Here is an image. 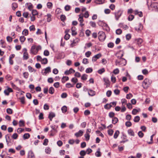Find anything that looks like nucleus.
<instances>
[{
	"label": "nucleus",
	"mask_w": 158,
	"mask_h": 158,
	"mask_svg": "<svg viewBox=\"0 0 158 158\" xmlns=\"http://www.w3.org/2000/svg\"><path fill=\"white\" fill-rule=\"evenodd\" d=\"M48 60L46 58H43V59H42L41 61L42 64H47L48 63Z\"/></svg>",
	"instance_id": "28"
},
{
	"label": "nucleus",
	"mask_w": 158,
	"mask_h": 158,
	"mask_svg": "<svg viewBox=\"0 0 158 158\" xmlns=\"http://www.w3.org/2000/svg\"><path fill=\"white\" fill-rule=\"evenodd\" d=\"M123 54L124 52L122 50H120L116 54L117 56L121 59V61H119L118 60H116L115 62L116 65H124L126 64V60L123 58H121L123 56Z\"/></svg>",
	"instance_id": "1"
},
{
	"label": "nucleus",
	"mask_w": 158,
	"mask_h": 158,
	"mask_svg": "<svg viewBox=\"0 0 158 158\" xmlns=\"http://www.w3.org/2000/svg\"><path fill=\"white\" fill-rule=\"evenodd\" d=\"M26 5H27L28 9L30 10H31V9L33 8L32 4L30 3H27Z\"/></svg>",
	"instance_id": "19"
},
{
	"label": "nucleus",
	"mask_w": 158,
	"mask_h": 158,
	"mask_svg": "<svg viewBox=\"0 0 158 158\" xmlns=\"http://www.w3.org/2000/svg\"><path fill=\"white\" fill-rule=\"evenodd\" d=\"M25 52L23 54V57L24 60H27L29 58L28 53L26 48H24Z\"/></svg>",
	"instance_id": "8"
},
{
	"label": "nucleus",
	"mask_w": 158,
	"mask_h": 158,
	"mask_svg": "<svg viewBox=\"0 0 158 158\" xmlns=\"http://www.w3.org/2000/svg\"><path fill=\"white\" fill-rule=\"evenodd\" d=\"M76 28L75 27H72L71 28V31H72V35H77V33L75 31Z\"/></svg>",
	"instance_id": "18"
},
{
	"label": "nucleus",
	"mask_w": 158,
	"mask_h": 158,
	"mask_svg": "<svg viewBox=\"0 0 158 158\" xmlns=\"http://www.w3.org/2000/svg\"><path fill=\"white\" fill-rule=\"evenodd\" d=\"M152 81L148 79H145L143 82L142 86L144 89H147L151 85Z\"/></svg>",
	"instance_id": "2"
},
{
	"label": "nucleus",
	"mask_w": 158,
	"mask_h": 158,
	"mask_svg": "<svg viewBox=\"0 0 158 158\" xmlns=\"http://www.w3.org/2000/svg\"><path fill=\"white\" fill-rule=\"evenodd\" d=\"M138 112V110L137 109H134L132 111V113L134 115H135Z\"/></svg>",
	"instance_id": "64"
},
{
	"label": "nucleus",
	"mask_w": 158,
	"mask_h": 158,
	"mask_svg": "<svg viewBox=\"0 0 158 158\" xmlns=\"http://www.w3.org/2000/svg\"><path fill=\"white\" fill-rule=\"evenodd\" d=\"M23 76L25 78L27 79L28 77L29 74L27 72H25L23 73Z\"/></svg>",
	"instance_id": "50"
},
{
	"label": "nucleus",
	"mask_w": 158,
	"mask_h": 158,
	"mask_svg": "<svg viewBox=\"0 0 158 158\" xmlns=\"http://www.w3.org/2000/svg\"><path fill=\"white\" fill-rule=\"evenodd\" d=\"M121 26L122 28L124 29L125 30H127L128 28V27L126 25L122 24Z\"/></svg>",
	"instance_id": "61"
},
{
	"label": "nucleus",
	"mask_w": 158,
	"mask_h": 158,
	"mask_svg": "<svg viewBox=\"0 0 158 158\" xmlns=\"http://www.w3.org/2000/svg\"><path fill=\"white\" fill-rule=\"evenodd\" d=\"M35 49V46H32L31 47V53L33 54H35V53L34 50Z\"/></svg>",
	"instance_id": "33"
},
{
	"label": "nucleus",
	"mask_w": 158,
	"mask_h": 158,
	"mask_svg": "<svg viewBox=\"0 0 158 158\" xmlns=\"http://www.w3.org/2000/svg\"><path fill=\"white\" fill-rule=\"evenodd\" d=\"M75 72V71L72 68H70L69 70H66L64 72V74L65 75H68L71 73H73Z\"/></svg>",
	"instance_id": "9"
},
{
	"label": "nucleus",
	"mask_w": 158,
	"mask_h": 158,
	"mask_svg": "<svg viewBox=\"0 0 158 158\" xmlns=\"http://www.w3.org/2000/svg\"><path fill=\"white\" fill-rule=\"evenodd\" d=\"M91 54V52L88 51L85 53V55L87 57H89L90 56Z\"/></svg>",
	"instance_id": "60"
},
{
	"label": "nucleus",
	"mask_w": 158,
	"mask_h": 158,
	"mask_svg": "<svg viewBox=\"0 0 158 158\" xmlns=\"http://www.w3.org/2000/svg\"><path fill=\"white\" fill-rule=\"evenodd\" d=\"M112 106V105H110L108 104H107L104 106V108L106 109H110Z\"/></svg>",
	"instance_id": "42"
},
{
	"label": "nucleus",
	"mask_w": 158,
	"mask_h": 158,
	"mask_svg": "<svg viewBox=\"0 0 158 158\" xmlns=\"http://www.w3.org/2000/svg\"><path fill=\"white\" fill-rule=\"evenodd\" d=\"M85 138L86 141H88L89 140L90 135L89 134L85 133Z\"/></svg>",
	"instance_id": "35"
},
{
	"label": "nucleus",
	"mask_w": 158,
	"mask_h": 158,
	"mask_svg": "<svg viewBox=\"0 0 158 158\" xmlns=\"http://www.w3.org/2000/svg\"><path fill=\"white\" fill-rule=\"evenodd\" d=\"M95 155L97 157H99L101 156V152L100 151L99 149H98V151H97L95 153Z\"/></svg>",
	"instance_id": "44"
},
{
	"label": "nucleus",
	"mask_w": 158,
	"mask_h": 158,
	"mask_svg": "<svg viewBox=\"0 0 158 158\" xmlns=\"http://www.w3.org/2000/svg\"><path fill=\"white\" fill-rule=\"evenodd\" d=\"M125 125L127 127H130L132 125V123L130 121H127L125 123Z\"/></svg>",
	"instance_id": "47"
},
{
	"label": "nucleus",
	"mask_w": 158,
	"mask_h": 158,
	"mask_svg": "<svg viewBox=\"0 0 158 158\" xmlns=\"http://www.w3.org/2000/svg\"><path fill=\"white\" fill-rule=\"evenodd\" d=\"M127 132L129 135L134 136H135V133L132 130L129 129L127 131Z\"/></svg>",
	"instance_id": "15"
},
{
	"label": "nucleus",
	"mask_w": 158,
	"mask_h": 158,
	"mask_svg": "<svg viewBox=\"0 0 158 158\" xmlns=\"http://www.w3.org/2000/svg\"><path fill=\"white\" fill-rule=\"evenodd\" d=\"M30 137V135L29 133H25L23 135V138L24 139H28Z\"/></svg>",
	"instance_id": "24"
},
{
	"label": "nucleus",
	"mask_w": 158,
	"mask_h": 158,
	"mask_svg": "<svg viewBox=\"0 0 158 158\" xmlns=\"http://www.w3.org/2000/svg\"><path fill=\"white\" fill-rule=\"evenodd\" d=\"M60 19L62 21L64 22L66 19V17L64 15H61Z\"/></svg>",
	"instance_id": "56"
},
{
	"label": "nucleus",
	"mask_w": 158,
	"mask_h": 158,
	"mask_svg": "<svg viewBox=\"0 0 158 158\" xmlns=\"http://www.w3.org/2000/svg\"><path fill=\"white\" fill-rule=\"evenodd\" d=\"M131 35L130 34H127L126 36V39L127 40H129L131 39Z\"/></svg>",
	"instance_id": "57"
},
{
	"label": "nucleus",
	"mask_w": 158,
	"mask_h": 158,
	"mask_svg": "<svg viewBox=\"0 0 158 158\" xmlns=\"http://www.w3.org/2000/svg\"><path fill=\"white\" fill-rule=\"evenodd\" d=\"M89 16V12L88 11H85L84 14L83 15V16H84L85 18H88Z\"/></svg>",
	"instance_id": "25"
},
{
	"label": "nucleus",
	"mask_w": 158,
	"mask_h": 158,
	"mask_svg": "<svg viewBox=\"0 0 158 158\" xmlns=\"http://www.w3.org/2000/svg\"><path fill=\"white\" fill-rule=\"evenodd\" d=\"M135 28L136 31L140 32L143 29V26L141 24H139Z\"/></svg>",
	"instance_id": "11"
},
{
	"label": "nucleus",
	"mask_w": 158,
	"mask_h": 158,
	"mask_svg": "<svg viewBox=\"0 0 158 158\" xmlns=\"http://www.w3.org/2000/svg\"><path fill=\"white\" fill-rule=\"evenodd\" d=\"M63 113H65L67 110V107L65 106H63L61 109Z\"/></svg>",
	"instance_id": "27"
},
{
	"label": "nucleus",
	"mask_w": 158,
	"mask_h": 158,
	"mask_svg": "<svg viewBox=\"0 0 158 158\" xmlns=\"http://www.w3.org/2000/svg\"><path fill=\"white\" fill-rule=\"evenodd\" d=\"M83 133V132L82 131L80 130L78 132L75 134V135L77 137H80L82 135Z\"/></svg>",
	"instance_id": "12"
},
{
	"label": "nucleus",
	"mask_w": 158,
	"mask_h": 158,
	"mask_svg": "<svg viewBox=\"0 0 158 158\" xmlns=\"http://www.w3.org/2000/svg\"><path fill=\"white\" fill-rule=\"evenodd\" d=\"M18 6L17 3H13L12 4V8L13 10H15V9Z\"/></svg>",
	"instance_id": "54"
},
{
	"label": "nucleus",
	"mask_w": 158,
	"mask_h": 158,
	"mask_svg": "<svg viewBox=\"0 0 158 158\" xmlns=\"http://www.w3.org/2000/svg\"><path fill=\"white\" fill-rule=\"evenodd\" d=\"M148 0H147V4L149 10H155L158 11V3L157 2L152 3L150 7L148 5Z\"/></svg>",
	"instance_id": "3"
},
{
	"label": "nucleus",
	"mask_w": 158,
	"mask_h": 158,
	"mask_svg": "<svg viewBox=\"0 0 158 158\" xmlns=\"http://www.w3.org/2000/svg\"><path fill=\"white\" fill-rule=\"evenodd\" d=\"M28 158H35L34 154L32 151H29L28 152Z\"/></svg>",
	"instance_id": "14"
},
{
	"label": "nucleus",
	"mask_w": 158,
	"mask_h": 158,
	"mask_svg": "<svg viewBox=\"0 0 158 158\" xmlns=\"http://www.w3.org/2000/svg\"><path fill=\"white\" fill-rule=\"evenodd\" d=\"M20 102L21 103L24 104L25 103V98L24 97H22L19 98Z\"/></svg>",
	"instance_id": "55"
},
{
	"label": "nucleus",
	"mask_w": 158,
	"mask_h": 158,
	"mask_svg": "<svg viewBox=\"0 0 158 158\" xmlns=\"http://www.w3.org/2000/svg\"><path fill=\"white\" fill-rule=\"evenodd\" d=\"M98 38L100 41H104L106 39V35L105 33L103 31H99L98 33Z\"/></svg>",
	"instance_id": "4"
},
{
	"label": "nucleus",
	"mask_w": 158,
	"mask_h": 158,
	"mask_svg": "<svg viewBox=\"0 0 158 158\" xmlns=\"http://www.w3.org/2000/svg\"><path fill=\"white\" fill-rule=\"evenodd\" d=\"M87 75L86 74H83L81 77V79L85 80L87 79Z\"/></svg>",
	"instance_id": "41"
},
{
	"label": "nucleus",
	"mask_w": 158,
	"mask_h": 158,
	"mask_svg": "<svg viewBox=\"0 0 158 158\" xmlns=\"http://www.w3.org/2000/svg\"><path fill=\"white\" fill-rule=\"evenodd\" d=\"M51 72V68L50 67H48L45 68L44 70H42V73L43 75H45L46 74L49 73Z\"/></svg>",
	"instance_id": "5"
},
{
	"label": "nucleus",
	"mask_w": 158,
	"mask_h": 158,
	"mask_svg": "<svg viewBox=\"0 0 158 158\" xmlns=\"http://www.w3.org/2000/svg\"><path fill=\"white\" fill-rule=\"evenodd\" d=\"M134 18V16L133 15H130L128 17V20L129 21L132 20Z\"/></svg>",
	"instance_id": "51"
},
{
	"label": "nucleus",
	"mask_w": 158,
	"mask_h": 158,
	"mask_svg": "<svg viewBox=\"0 0 158 158\" xmlns=\"http://www.w3.org/2000/svg\"><path fill=\"white\" fill-rule=\"evenodd\" d=\"M6 79L8 81H10L12 79V77L9 74L7 75L6 77Z\"/></svg>",
	"instance_id": "38"
},
{
	"label": "nucleus",
	"mask_w": 158,
	"mask_h": 158,
	"mask_svg": "<svg viewBox=\"0 0 158 158\" xmlns=\"http://www.w3.org/2000/svg\"><path fill=\"white\" fill-rule=\"evenodd\" d=\"M74 84L72 85L70 83H67L66 84V87L68 88H70L73 87Z\"/></svg>",
	"instance_id": "43"
},
{
	"label": "nucleus",
	"mask_w": 158,
	"mask_h": 158,
	"mask_svg": "<svg viewBox=\"0 0 158 158\" xmlns=\"http://www.w3.org/2000/svg\"><path fill=\"white\" fill-rule=\"evenodd\" d=\"M139 120L140 117L139 116H135L134 119V121L135 123H137L139 122Z\"/></svg>",
	"instance_id": "29"
},
{
	"label": "nucleus",
	"mask_w": 158,
	"mask_h": 158,
	"mask_svg": "<svg viewBox=\"0 0 158 158\" xmlns=\"http://www.w3.org/2000/svg\"><path fill=\"white\" fill-rule=\"evenodd\" d=\"M70 8L71 7L70 6L67 5L65 6L64 9L66 11H68L70 10Z\"/></svg>",
	"instance_id": "58"
},
{
	"label": "nucleus",
	"mask_w": 158,
	"mask_h": 158,
	"mask_svg": "<svg viewBox=\"0 0 158 158\" xmlns=\"http://www.w3.org/2000/svg\"><path fill=\"white\" fill-rule=\"evenodd\" d=\"M12 92L13 90L11 88L7 87V89H5L4 92L5 95L8 96L9 95L10 92Z\"/></svg>",
	"instance_id": "6"
},
{
	"label": "nucleus",
	"mask_w": 158,
	"mask_h": 158,
	"mask_svg": "<svg viewBox=\"0 0 158 158\" xmlns=\"http://www.w3.org/2000/svg\"><path fill=\"white\" fill-rule=\"evenodd\" d=\"M119 134V131L118 130L116 131L114 134V139H116L117 138V137H118Z\"/></svg>",
	"instance_id": "26"
},
{
	"label": "nucleus",
	"mask_w": 158,
	"mask_h": 158,
	"mask_svg": "<svg viewBox=\"0 0 158 158\" xmlns=\"http://www.w3.org/2000/svg\"><path fill=\"white\" fill-rule=\"evenodd\" d=\"M28 30L26 29H24L22 32V34L26 36L28 35Z\"/></svg>",
	"instance_id": "31"
},
{
	"label": "nucleus",
	"mask_w": 158,
	"mask_h": 158,
	"mask_svg": "<svg viewBox=\"0 0 158 158\" xmlns=\"http://www.w3.org/2000/svg\"><path fill=\"white\" fill-rule=\"evenodd\" d=\"M69 80V78L68 77L64 76L63 77L61 81L63 83H64L66 81H68Z\"/></svg>",
	"instance_id": "17"
},
{
	"label": "nucleus",
	"mask_w": 158,
	"mask_h": 158,
	"mask_svg": "<svg viewBox=\"0 0 158 158\" xmlns=\"http://www.w3.org/2000/svg\"><path fill=\"white\" fill-rule=\"evenodd\" d=\"M122 12L120 10H118L117 12L115 13V17L116 20H118V18L121 16L122 14Z\"/></svg>",
	"instance_id": "10"
},
{
	"label": "nucleus",
	"mask_w": 158,
	"mask_h": 158,
	"mask_svg": "<svg viewBox=\"0 0 158 158\" xmlns=\"http://www.w3.org/2000/svg\"><path fill=\"white\" fill-rule=\"evenodd\" d=\"M93 71V69L91 68H87L85 71L86 73H91Z\"/></svg>",
	"instance_id": "48"
},
{
	"label": "nucleus",
	"mask_w": 158,
	"mask_h": 158,
	"mask_svg": "<svg viewBox=\"0 0 158 158\" xmlns=\"http://www.w3.org/2000/svg\"><path fill=\"white\" fill-rule=\"evenodd\" d=\"M19 126L20 127H24L25 125V122L23 120H20L19 122Z\"/></svg>",
	"instance_id": "20"
},
{
	"label": "nucleus",
	"mask_w": 158,
	"mask_h": 158,
	"mask_svg": "<svg viewBox=\"0 0 158 158\" xmlns=\"http://www.w3.org/2000/svg\"><path fill=\"white\" fill-rule=\"evenodd\" d=\"M137 43L139 46H140L141 43L143 42V40L139 38L137 39Z\"/></svg>",
	"instance_id": "22"
},
{
	"label": "nucleus",
	"mask_w": 158,
	"mask_h": 158,
	"mask_svg": "<svg viewBox=\"0 0 158 158\" xmlns=\"http://www.w3.org/2000/svg\"><path fill=\"white\" fill-rule=\"evenodd\" d=\"M47 21L48 22H50L51 20V14H48L47 15Z\"/></svg>",
	"instance_id": "32"
},
{
	"label": "nucleus",
	"mask_w": 158,
	"mask_h": 158,
	"mask_svg": "<svg viewBox=\"0 0 158 158\" xmlns=\"http://www.w3.org/2000/svg\"><path fill=\"white\" fill-rule=\"evenodd\" d=\"M55 116V114L53 112H51L49 114L48 118L50 121H52V118Z\"/></svg>",
	"instance_id": "16"
},
{
	"label": "nucleus",
	"mask_w": 158,
	"mask_h": 158,
	"mask_svg": "<svg viewBox=\"0 0 158 158\" xmlns=\"http://www.w3.org/2000/svg\"><path fill=\"white\" fill-rule=\"evenodd\" d=\"M138 135L140 138H142L143 137L144 134L141 131H139L138 133Z\"/></svg>",
	"instance_id": "52"
},
{
	"label": "nucleus",
	"mask_w": 158,
	"mask_h": 158,
	"mask_svg": "<svg viewBox=\"0 0 158 158\" xmlns=\"http://www.w3.org/2000/svg\"><path fill=\"white\" fill-rule=\"evenodd\" d=\"M111 81L114 83L116 81V78L113 75H112L111 78Z\"/></svg>",
	"instance_id": "46"
},
{
	"label": "nucleus",
	"mask_w": 158,
	"mask_h": 158,
	"mask_svg": "<svg viewBox=\"0 0 158 158\" xmlns=\"http://www.w3.org/2000/svg\"><path fill=\"white\" fill-rule=\"evenodd\" d=\"M79 16V17L78 20L80 23V25L81 27H82L84 25V24L83 23V22L84 21L83 16H81V15H80Z\"/></svg>",
	"instance_id": "7"
},
{
	"label": "nucleus",
	"mask_w": 158,
	"mask_h": 158,
	"mask_svg": "<svg viewBox=\"0 0 158 158\" xmlns=\"http://www.w3.org/2000/svg\"><path fill=\"white\" fill-rule=\"evenodd\" d=\"M24 129L23 128H19L17 129V132L19 133L20 134L23 131H24Z\"/></svg>",
	"instance_id": "49"
},
{
	"label": "nucleus",
	"mask_w": 158,
	"mask_h": 158,
	"mask_svg": "<svg viewBox=\"0 0 158 158\" xmlns=\"http://www.w3.org/2000/svg\"><path fill=\"white\" fill-rule=\"evenodd\" d=\"M105 69L104 68H103L99 70L98 71V73L100 74H102V73H104L105 72Z\"/></svg>",
	"instance_id": "53"
},
{
	"label": "nucleus",
	"mask_w": 158,
	"mask_h": 158,
	"mask_svg": "<svg viewBox=\"0 0 158 158\" xmlns=\"http://www.w3.org/2000/svg\"><path fill=\"white\" fill-rule=\"evenodd\" d=\"M104 81L105 82V84L107 86L110 85V81L108 79L104 78Z\"/></svg>",
	"instance_id": "23"
},
{
	"label": "nucleus",
	"mask_w": 158,
	"mask_h": 158,
	"mask_svg": "<svg viewBox=\"0 0 158 158\" xmlns=\"http://www.w3.org/2000/svg\"><path fill=\"white\" fill-rule=\"evenodd\" d=\"M25 39V37L23 36H22L20 37V40L22 43H23Z\"/></svg>",
	"instance_id": "34"
},
{
	"label": "nucleus",
	"mask_w": 158,
	"mask_h": 158,
	"mask_svg": "<svg viewBox=\"0 0 158 158\" xmlns=\"http://www.w3.org/2000/svg\"><path fill=\"white\" fill-rule=\"evenodd\" d=\"M70 37V35L69 34L66 33L64 36V38L66 40H67Z\"/></svg>",
	"instance_id": "63"
},
{
	"label": "nucleus",
	"mask_w": 158,
	"mask_h": 158,
	"mask_svg": "<svg viewBox=\"0 0 158 158\" xmlns=\"http://www.w3.org/2000/svg\"><path fill=\"white\" fill-rule=\"evenodd\" d=\"M118 121V118L117 117H114L112 120V123L113 124H115Z\"/></svg>",
	"instance_id": "21"
},
{
	"label": "nucleus",
	"mask_w": 158,
	"mask_h": 158,
	"mask_svg": "<svg viewBox=\"0 0 158 158\" xmlns=\"http://www.w3.org/2000/svg\"><path fill=\"white\" fill-rule=\"evenodd\" d=\"M47 6L49 9H51L52 6V4L51 2H48L47 3Z\"/></svg>",
	"instance_id": "36"
},
{
	"label": "nucleus",
	"mask_w": 158,
	"mask_h": 158,
	"mask_svg": "<svg viewBox=\"0 0 158 158\" xmlns=\"http://www.w3.org/2000/svg\"><path fill=\"white\" fill-rule=\"evenodd\" d=\"M18 136V135L16 133H14L12 136V137L14 139H16Z\"/></svg>",
	"instance_id": "39"
},
{
	"label": "nucleus",
	"mask_w": 158,
	"mask_h": 158,
	"mask_svg": "<svg viewBox=\"0 0 158 158\" xmlns=\"http://www.w3.org/2000/svg\"><path fill=\"white\" fill-rule=\"evenodd\" d=\"M88 94L90 96H93L95 95V92L94 91L89 89L88 90Z\"/></svg>",
	"instance_id": "13"
},
{
	"label": "nucleus",
	"mask_w": 158,
	"mask_h": 158,
	"mask_svg": "<svg viewBox=\"0 0 158 158\" xmlns=\"http://www.w3.org/2000/svg\"><path fill=\"white\" fill-rule=\"evenodd\" d=\"M51 149L49 147L45 149V152L47 154H50Z\"/></svg>",
	"instance_id": "59"
},
{
	"label": "nucleus",
	"mask_w": 158,
	"mask_h": 158,
	"mask_svg": "<svg viewBox=\"0 0 158 158\" xmlns=\"http://www.w3.org/2000/svg\"><path fill=\"white\" fill-rule=\"evenodd\" d=\"M90 111L89 110H86L84 112V114L85 115H88L90 114Z\"/></svg>",
	"instance_id": "62"
},
{
	"label": "nucleus",
	"mask_w": 158,
	"mask_h": 158,
	"mask_svg": "<svg viewBox=\"0 0 158 158\" xmlns=\"http://www.w3.org/2000/svg\"><path fill=\"white\" fill-rule=\"evenodd\" d=\"M32 14L33 16L37 15L38 14V13L37 11L35 10H32Z\"/></svg>",
	"instance_id": "37"
},
{
	"label": "nucleus",
	"mask_w": 158,
	"mask_h": 158,
	"mask_svg": "<svg viewBox=\"0 0 158 158\" xmlns=\"http://www.w3.org/2000/svg\"><path fill=\"white\" fill-rule=\"evenodd\" d=\"M54 91V88L53 87H50L49 89V93L51 94H53Z\"/></svg>",
	"instance_id": "30"
},
{
	"label": "nucleus",
	"mask_w": 158,
	"mask_h": 158,
	"mask_svg": "<svg viewBox=\"0 0 158 158\" xmlns=\"http://www.w3.org/2000/svg\"><path fill=\"white\" fill-rule=\"evenodd\" d=\"M122 33V31L120 29H118L116 30V33L117 35H120Z\"/></svg>",
	"instance_id": "40"
},
{
	"label": "nucleus",
	"mask_w": 158,
	"mask_h": 158,
	"mask_svg": "<svg viewBox=\"0 0 158 158\" xmlns=\"http://www.w3.org/2000/svg\"><path fill=\"white\" fill-rule=\"evenodd\" d=\"M86 154V152L84 150H82L80 152V155L82 156H85Z\"/></svg>",
	"instance_id": "45"
}]
</instances>
